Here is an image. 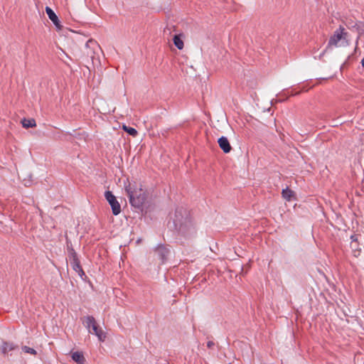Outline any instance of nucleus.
I'll list each match as a JSON object with an SVG mask.
<instances>
[{
    "label": "nucleus",
    "mask_w": 364,
    "mask_h": 364,
    "mask_svg": "<svg viewBox=\"0 0 364 364\" xmlns=\"http://www.w3.org/2000/svg\"><path fill=\"white\" fill-rule=\"evenodd\" d=\"M124 188L130 204L136 208L141 207L146 198V192L142 185L136 182L128 181L124 184Z\"/></svg>",
    "instance_id": "nucleus-1"
},
{
    "label": "nucleus",
    "mask_w": 364,
    "mask_h": 364,
    "mask_svg": "<svg viewBox=\"0 0 364 364\" xmlns=\"http://www.w3.org/2000/svg\"><path fill=\"white\" fill-rule=\"evenodd\" d=\"M348 34L344 27L340 26L329 38L328 47H338L348 45Z\"/></svg>",
    "instance_id": "nucleus-2"
},
{
    "label": "nucleus",
    "mask_w": 364,
    "mask_h": 364,
    "mask_svg": "<svg viewBox=\"0 0 364 364\" xmlns=\"http://www.w3.org/2000/svg\"><path fill=\"white\" fill-rule=\"evenodd\" d=\"M85 326L88 328L90 333L95 334L99 341H104L106 338V333L99 328L95 318L88 316L85 318Z\"/></svg>",
    "instance_id": "nucleus-3"
},
{
    "label": "nucleus",
    "mask_w": 364,
    "mask_h": 364,
    "mask_svg": "<svg viewBox=\"0 0 364 364\" xmlns=\"http://www.w3.org/2000/svg\"><path fill=\"white\" fill-rule=\"evenodd\" d=\"M100 47L97 42L92 39H90L85 44L83 53L84 55L87 58H90L94 63L95 60V55L100 51Z\"/></svg>",
    "instance_id": "nucleus-4"
},
{
    "label": "nucleus",
    "mask_w": 364,
    "mask_h": 364,
    "mask_svg": "<svg viewBox=\"0 0 364 364\" xmlns=\"http://www.w3.org/2000/svg\"><path fill=\"white\" fill-rule=\"evenodd\" d=\"M105 197L111 206L113 215H119L121 213V205L117 201L116 197L109 191H105Z\"/></svg>",
    "instance_id": "nucleus-5"
},
{
    "label": "nucleus",
    "mask_w": 364,
    "mask_h": 364,
    "mask_svg": "<svg viewBox=\"0 0 364 364\" xmlns=\"http://www.w3.org/2000/svg\"><path fill=\"white\" fill-rule=\"evenodd\" d=\"M218 142L220 148L224 151V153L228 154L231 151L232 147L227 137L221 136L219 138Z\"/></svg>",
    "instance_id": "nucleus-6"
},
{
    "label": "nucleus",
    "mask_w": 364,
    "mask_h": 364,
    "mask_svg": "<svg viewBox=\"0 0 364 364\" xmlns=\"http://www.w3.org/2000/svg\"><path fill=\"white\" fill-rule=\"evenodd\" d=\"M46 12L50 19V21L53 23V24L58 28L60 29L61 26L60 24V21L58 20V16L55 14V12L48 6L46 7Z\"/></svg>",
    "instance_id": "nucleus-7"
},
{
    "label": "nucleus",
    "mask_w": 364,
    "mask_h": 364,
    "mask_svg": "<svg viewBox=\"0 0 364 364\" xmlns=\"http://www.w3.org/2000/svg\"><path fill=\"white\" fill-rule=\"evenodd\" d=\"M71 265L73 269L79 274L80 277L84 274V272L80 266V261L77 257L76 254L74 252L73 254V261L71 262Z\"/></svg>",
    "instance_id": "nucleus-8"
},
{
    "label": "nucleus",
    "mask_w": 364,
    "mask_h": 364,
    "mask_svg": "<svg viewBox=\"0 0 364 364\" xmlns=\"http://www.w3.org/2000/svg\"><path fill=\"white\" fill-rule=\"evenodd\" d=\"M156 252L159 259H161L162 262H164L168 255V250L164 246H158L156 249Z\"/></svg>",
    "instance_id": "nucleus-9"
},
{
    "label": "nucleus",
    "mask_w": 364,
    "mask_h": 364,
    "mask_svg": "<svg viewBox=\"0 0 364 364\" xmlns=\"http://www.w3.org/2000/svg\"><path fill=\"white\" fill-rule=\"evenodd\" d=\"M72 359L77 364H85V359L82 353L76 351L72 353Z\"/></svg>",
    "instance_id": "nucleus-10"
},
{
    "label": "nucleus",
    "mask_w": 364,
    "mask_h": 364,
    "mask_svg": "<svg viewBox=\"0 0 364 364\" xmlns=\"http://www.w3.org/2000/svg\"><path fill=\"white\" fill-rule=\"evenodd\" d=\"M173 41L175 46L178 50H182L183 48L184 43H183V41L182 39L181 34L175 35L173 38Z\"/></svg>",
    "instance_id": "nucleus-11"
},
{
    "label": "nucleus",
    "mask_w": 364,
    "mask_h": 364,
    "mask_svg": "<svg viewBox=\"0 0 364 364\" xmlns=\"http://www.w3.org/2000/svg\"><path fill=\"white\" fill-rule=\"evenodd\" d=\"M282 196L286 200L291 201L294 198V192L289 188H286L282 190Z\"/></svg>",
    "instance_id": "nucleus-12"
},
{
    "label": "nucleus",
    "mask_w": 364,
    "mask_h": 364,
    "mask_svg": "<svg viewBox=\"0 0 364 364\" xmlns=\"http://www.w3.org/2000/svg\"><path fill=\"white\" fill-rule=\"evenodd\" d=\"M16 348V346L12 343L4 342L1 346V351L4 354H6Z\"/></svg>",
    "instance_id": "nucleus-13"
},
{
    "label": "nucleus",
    "mask_w": 364,
    "mask_h": 364,
    "mask_svg": "<svg viewBox=\"0 0 364 364\" xmlns=\"http://www.w3.org/2000/svg\"><path fill=\"white\" fill-rule=\"evenodd\" d=\"M22 125L25 128L35 127L36 123L33 119H23L22 120Z\"/></svg>",
    "instance_id": "nucleus-14"
},
{
    "label": "nucleus",
    "mask_w": 364,
    "mask_h": 364,
    "mask_svg": "<svg viewBox=\"0 0 364 364\" xmlns=\"http://www.w3.org/2000/svg\"><path fill=\"white\" fill-rule=\"evenodd\" d=\"M350 247L353 251V254L355 257H358L360 254V248L359 247L358 242L356 243H350Z\"/></svg>",
    "instance_id": "nucleus-15"
},
{
    "label": "nucleus",
    "mask_w": 364,
    "mask_h": 364,
    "mask_svg": "<svg viewBox=\"0 0 364 364\" xmlns=\"http://www.w3.org/2000/svg\"><path fill=\"white\" fill-rule=\"evenodd\" d=\"M122 129L124 132H127L129 135H131L132 136H136L138 134L137 131L133 127L123 125Z\"/></svg>",
    "instance_id": "nucleus-16"
},
{
    "label": "nucleus",
    "mask_w": 364,
    "mask_h": 364,
    "mask_svg": "<svg viewBox=\"0 0 364 364\" xmlns=\"http://www.w3.org/2000/svg\"><path fill=\"white\" fill-rule=\"evenodd\" d=\"M22 350L26 353H29L31 355H36L37 352L34 348H30L28 346H24L22 347Z\"/></svg>",
    "instance_id": "nucleus-17"
},
{
    "label": "nucleus",
    "mask_w": 364,
    "mask_h": 364,
    "mask_svg": "<svg viewBox=\"0 0 364 364\" xmlns=\"http://www.w3.org/2000/svg\"><path fill=\"white\" fill-rule=\"evenodd\" d=\"M351 243H356L358 242V237L355 235H353L350 237Z\"/></svg>",
    "instance_id": "nucleus-18"
},
{
    "label": "nucleus",
    "mask_w": 364,
    "mask_h": 364,
    "mask_svg": "<svg viewBox=\"0 0 364 364\" xmlns=\"http://www.w3.org/2000/svg\"><path fill=\"white\" fill-rule=\"evenodd\" d=\"M179 231L182 233H185V228L183 225H181L179 228H178Z\"/></svg>",
    "instance_id": "nucleus-19"
},
{
    "label": "nucleus",
    "mask_w": 364,
    "mask_h": 364,
    "mask_svg": "<svg viewBox=\"0 0 364 364\" xmlns=\"http://www.w3.org/2000/svg\"><path fill=\"white\" fill-rule=\"evenodd\" d=\"M207 346L208 348H212L214 346V343L213 341H208Z\"/></svg>",
    "instance_id": "nucleus-20"
},
{
    "label": "nucleus",
    "mask_w": 364,
    "mask_h": 364,
    "mask_svg": "<svg viewBox=\"0 0 364 364\" xmlns=\"http://www.w3.org/2000/svg\"><path fill=\"white\" fill-rule=\"evenodd\" d=\"M362 65L364 67V58L362 60Z\"/></svg>",
    "instance_id": "nucleus-21"
}]
</instances>
